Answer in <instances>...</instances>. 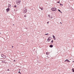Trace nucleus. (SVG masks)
<instances>
[{
    "instance_id": "f257e3e1",
    "label": "nucleus",
    "mask_w": 74,
    "mask_h": 74,
    "mask_svg": "<svg viewBox=\"0 0 74 74\" xmlns=\"http://www.w3.org/2000/svg\"><path fill=\"white\" fill-rule=\"evenodd\" d=\"M16 3L17 4L19 5L20 4V3H21L20 0H17L16 1Z\"/></svg>"
},
{
    "instance_id": "f03ea898",
    "label": "nucleus",
    "mask_w": 74,
    "mask_h": 74,
    "mask_svg": "<svg viewBox=\"0 0 74 74\" xmlns=\"http://www.w3.org/2000/svg\"><path fill=\"white\" fill-rule=\"evenodd\" d=\"M23 12L24 14H26V12H27V10H26V8H25L23 9Z\"/></svg>"
},
{
    "instance_id": "7ed1b4c3",
    "label": "nucleus",
    "mask_w": 74,
    "mask_h": 74,
    "mask_svg": "<svg viewBox=\"0 0 74 74\" xmlns=\"http://www.w3.org/2000/svg\"><path fill=\"white\" fill-rule=\"evenodd\" d=\"M52 11H55L56 10V8H53L51 9Z\"/></svg>"
},
{
    "instance_id": "20e7f679",
    "label": "nucleus",
    "mask_w": 74,
    "mask_h": 74,
    "mask_svg": "<svg viewBox=\"0 0 74 74\" xmlns=\"http://www.w3.org/2000/svg\"><path fill=\"white\" fill-rule=\"evenodd\" d=\"M51 39H52V38H51V37H49L48 38V39H47V41H48V42H49V41H50V40H51Z\"/></svg>"
},
{
    "instance_id": "39448f33",
    "label": "nucleus",
    "mask_w": 74,
    "mask_h": 74,
    "mask_svg": "<svg viewBox=\"0 0 74 74\" xmlns=\"http://www.w3.org/2000/svg\"><path fill=\"white\" fill-rule=\"evenodd\" d=\"M7 12H8L10 11V8H8L6 10Z\"/></svg>"
},
{
    "instance_id": "423d86ee",
    "label": "nucleus",
    "mask_w": 74,
    "mask_h": 74,
    "mask_svg": "<svg viewBox=\"0 0 74 74\" xmlns=\"http://www.w3.org/2000/svg\"><path fill=\"white\" fill-rule=\"evenodd\" d=\"M53 38L54 40H56V38H55V37L53 35Z\"/></svg>"
},
{
    "instance_id": "0eeeda50",
    "label": "nucleus",
    "mask_w": 74,
    "mask_h": 74,
    "mask_svg": "<svg viewBox=\"0 0 74 74\" xmlns=\"http://www.w3.org/2000/svg\"><path fill=\"white\" fill-rule=\"evenodd\" d=\"M66 61H67L68 62H70V61H69V60H67V59L65 61V62H66Z\"/></svg>"
},
{
    "instance_id": "6e6552de",
    "label": "nucleus",
    "mask_w": 74,
    "mask_h": 74,
    "mask_svg": "<svg viewBox=\"0 0 74 74\" xmlns=\"http://www.w3.org/2000/svg\"><path fill=\"white\" fill-rule=\"evenodd\" d=\"M49 47H50V48H52V47H53V45H50Z\"/></svg>"
},
{
    "instance_id": "1a4fd4ad",
    "label": "nucleus",
    "mask_w": 74,
    "mask_h": 74,
    "mask_svg": "<svg viewBox=\"0 0 74 74\" xmlns=\"http://www.w3.org/2000/svg\"><path fill=\"white\" fill-rule=\"evenodd\" d=\"M39 8H40V9H41V10H43V8H41L40 7H39Z\"/></svg>"
},
{
    "instance_id": "9d476101",
    "label": "nucleus",
    "mask_w": 74,
    "mask_h": 74,
    "mask_svg": "<svg viewBox=\"0 0 74 74\" xmlns=\"http://www.w3.org/2000/svg\"><path fill=\"white\" fill-rule=\"evenodd\" d=\"M11 7V5L9 4L8 6V8H9V7Z\"/></svg>"
},
{
    "instance_id": "9b49d317",
    "label": "nucleus",
    "mask_w": 74,
    "mask_h": 74,
    "mask_svg": "<svg viewBox=\"0 0 74 74\" xmlns=\"http://www.w3.org/2000/svg\"><path fill=\"white\" fill-rule=\"evenodd\" d=\"M46 53L47 55H49V53H48L47 52Z\"/></svg>"
},
{
    "instance_id": "f8f14e48",
    "label": "nucleus",
    "mask_w": 74,
    "mask_h": 74,
    "mask_svg": "<svg viewBox=\"0 0 74 74\" xmlns=\"http://www.w3.org/2000/svg\"><path fill=\"white\" fill-rule=\"evenodd\" d=\"M72 70L73 71V72H74V69L73 68L72 69Z\"/></svg>"
},
{
    "instance_id": "ddd939ff",
    "label": "nucleus",
    "mask_w": 74,
    "mask_h": 74,
    "mask_svg": "<svg viewBox=\"0 0 74 74\" xmlns=\"http://www.w3.org/2000/svg\"><path fill=\"white\" fill-rule=\"evenodd\" d=\"M53 42V40H52V41H51V44H52V43Z\"/></svg>"
},
{
    "instance_id": "4468645a",
    "label": "nucleus",
    "mask_w": 74,
    "mask_h": 74,
    "mask_svg": "<svg viewBox=\"0 0 74 74\" xmlns=\"http://www.w3.org/2000/svg\"><path fill=\"white\" fill-rule=\"evenodd\" d=\"M14 7L15 8H16V5H14Z\"/></svg>"
},
{
    "instance_id": "2eb2a0df",
    "label": "nucleus",
    "mask_w": 74,
    "mask_h": 74,
    "mask_svg": "<svg viewBox=\"0 0 74 74\" xmlns=\"http://www.w3.org/2000/svg\"><path fill=\"white\" fill-rule=\"evenodd\" d=\"M57 3H60V1H58L57 2Z\"/></svg>"
},
{
    "instance_id": "dca6fc26",
    "label": "nucleus",
    "mask_w": 74,
    "mask_h": 74,
    "mask_svg": "<svg viewBox=\"0 0 74 74\" xmlns=\"http://www.w3.org/2000/svg\"><path fill=\"white\" fill-rule=\"evenodd\" d=\"M48 16H49V18H51L50 17V15L49 14V15H48Z\"/></svg>"
},
{
    "instance_id": "f3484780",
    "label": "nucleus",
    "mask_w": 74,
    "mask_h": 74,
    "mask_svg": "<svg viewBox=\"0 0 74 74\" xmlns=\"http://www.w3.org/2000/svg\"><path fill=\"white\" fill-rule=\"evenodd\" d=\"M49 34H45V35H48Z\"/></svg>"
},
{
    "instance_id": "a211bd4d",
    "label": "nucleus",
    "mask_w": 74,
    "mask_h": 74,
    "mask_svg": "<svg viewBox=\"0 0 74 74\" xmlns=\"http://www.w3.org/2000/svg\"><path fill=\"white\" fill-rule=\"evenodd\" d=\"M46 58H49V57H48V56H47L46 57Z\"/></svg>"
},
{
    "instance_id": "6ab92c4d",
    "label": "nucleus",
    "mask_w": 74,
    "mask_h": 74,
    "mask_svg": "<svg viewBox=\"0 0 74 74\" xmlns=\"http://www.w3.org/2000/svg\"><path fill=\"white\" fill-rule=\"evenodd\" d=\"M2 62H3V63H4V61H2Z\"/></svg>"
},
{
    "instance_id": "aec40b11",
    "label": "nucleus",
    "mask_w": 74,
    "mask_h": 74,
    "mask_svg": "<svg viewBox=\"0 0 74 74\" xmlns=\"http://www.w3.org/2000/svg\"><path fill=\"white\" fill-rule=\"evenodd\" d=\"M58 10L59 11V12H60V10H59V9H58Z\"/></svg>"
},
{
    "instance_id": "412c9836",
    "label": "nucleus",
    "mask_w": 74,
    "mask_h": 74,
    "mask_svg": "<svg viewBox=\"0 0 74 74\" xmlns=\"http://www.w3.org/2000/svg\"><path fill=\"white\" fill-rule=\"evenodd\" d=\"M1 57H3V54L2 55H1Z\"/></svg>"
},
{
    "instance_id": "4be33fe9",
    "label": "nucleus",
    "mask_w": 74,
    "mask_h": 74,
    "mask_svg": "<svg viewBox=\"0 0 74 74\" xmlns=\"http://www.w3.org/2000/svg\"><path fill=\"white\" fill-rule=\"evenodd\" d=\"M18 73H20V74H21V72H20V71H19Z\"/></svg>"
},
{
    "instance_id": "5701e85b",
    "label": "nucleus",
    "mask_w": 74,
    "mask_h": 74,
    "mask_svg": "<svg viewBox=\"0 0 74 74\" xmlns=\"http://www.w3.org/2000/svg\"><path fill=\"white\" fill-rule=\"evenodd\" d=\"M47 23H48V24L49 23V22H47Z\"/></svg>"
},
{
    "instance_id": "b1692460",
    "label": "nucleus",
    "mask_w": 74,
    "mask_h": 74,
    "mask_svg": "<svg viewBox=\"0 0 74 74\" xmlns=\"http://www.w3.org/2000/svg\"><path fill=\"white\" fill-rule=\"evenodd\" d=\"M60 5H62V4L60 3Z\"/></svg>"
},
{
    "instance_id": "393cba45",
    "label": "nucleus",
    "mask_w": 74,
    "mask_h": 74,
    "mask_svg": "<svg viewBox=\"0 0 74 74\" xmlns=\"http://www.w3.org/2000/svg\"><path fill=\"white\" fill-rule=\"evenodd\" d=\"M60 23H61V24H62V22H61Z\"/></svg>"
},
{
    "instance_id": "a878e982",
    "label": "nucleus",
    "mask_w": 74,
    "mask_h": 74,
    "mask_svg": "<svg viewBox=\"0 0 74 74\" xmlns=\"http://www.w3.org/2000/svg\"><path fill=\"white\" fill-rule=\"evenodd\" d=\"M13 47H14V46H12V48H13Z\"/></svg>"
},
{
    "instance_id": "bb28decb",
    "label": "nucleus",
    "mask_w": 74,
    "mask_h": 74,
    "mask_svg": "<svg viewBox=\"0 0 74 74\" xmlns=\"http://www.w3.org/2000/svg\"><path fill=\"white\" fill-rule=\"evenodd\" d=\"M8 71H9V69H8L7 70Z\"/></svg>"
},
{
    "instance_id": "cd10ccee",
    "label": "nucleus",
    "mask_w": 74,
    "mask_h": 74,
    "mask_svg": "<svg viewBox=\"0 0 74 74\" xmlns=\"http://www.w3.org/2000/svg\"><path fill=\"white\" fill-rule=\"evenodd\" d=\"M25 17H26V15H25Z\"/></svg>"
},
{
    "instance_id": "c85d7f7f",
    "label": "nucleus",
    "mask_w": 74,
    "mask_h": 74,
    "mask_svg": "<svg viewBox=\"0 0 74 74\" xmlns=\"http://www.w3.org/2000/svg\"><path fill=\"white\" fill-rule=\"evenodd\" d=\"M19 71H20V70H21V69H19Z\"/></svg>"
},
{
    "instance_id": "c756f323",
    "label": "nucleus",
    "mask_w": 74,
    "mask_h": 74,
    "mask_svg": "<svg viewBox=\"0 0 74 74\" xmlns=\"http://www.w3.org/2000/svg\"><path fill=\"white\" fill-rule=\"evenodd\" d=\"M61 13H62V12L61 11L60 12Z\"/></svg>"
},
{
    "instance_id": "7c9ffc66",
    "label": "nucleus",
    "mask_w": 74,
    "mask_h": 74,
    "mask_svg": "<svg viewBox=\"0 0 74 74\" xmlns=\"http://www.w3.org/2000/svg\"><path fill=\"white\" fill-rule=\"evenodd\" d=\"M31 27H30V28H31Z\"/></svg>"
},
{
    "instance_id": "2f4dec72",
    "label": "nucleus",
    "mask_w": 74,
    "mask_h": 74,
    "mask_svg": "<svg viewBox=\"0 0 74 74\" xmlns=\"http://www.w3.org/2000/svg\"><path fill=\"white\" fill-rule=\"evenodd\" d=\"M15 61H14V62H15Z\"/></svg>"
},
{
    "instance_id": "473e14b6",
    "label": "nucleus",
    "mask_w": 74,
    "mask_h": 74,
    "mask_svg": "<svg viewBox=\"0 0 74 74\" xmlns=\"http://www.w3.org/2000/svg\"><path fill=\"white\" fill-rule=\"evenodd\" d=\"M51 18H52V17H51Z\"/></svg>"
},
{
    "instance_id": "72a5a7b5",
    "label": "nucleus",
    "mask_w": 74,
    "mask_h": 74,
    "mask_svg": "<svg viewBox=\"0 0 74 74\" xmlns=\"http://www.w3.org/2000/svg\"><path fill=\"white\" fill-rule=\"evenodd\" d=\"M13 25H14V24Z\"/></svg>"
},
{
    "instance_id": "f704fd0d",
    "label": "nucleus",
    "mask_w": 74,
    "mask_h": 74,
    "mask_svg": "<svg viewBox=\"0 0 74 74\" xmlns=\"http://www.w3.org/2000/svg\"><path fill=\"white\" fill-rule=\"evenodd\" d=\"M73 62H74V61H73Z\"/></svg>"
}]
</instances>
